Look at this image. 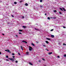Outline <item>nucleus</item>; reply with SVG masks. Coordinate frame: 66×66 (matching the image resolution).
I'll list each match as a JSON object with an SVG mask.
<instances>
[{
    "mask_svg": "<svg viewBox=\"0 0 66 66\" xmlns=\"http://www.w3.org/2000/svg\"><path fill=\"white\" fill-rule=\"evenodd\" d=\"M29 50H30V51H32V50L33 48H32V47L29 46Z\"/></svg>",
    "mask_w": 66,
    "mask_h": 66,
    "instance_id": "obj_1",
    "label": "nucleus"
},
{
    "mask_svg": "<svg viewBox=\"0 0 66 66\" xmlns=\"http://www.w3.org/2000/svg\"><path fill=\"white\" fill-rule=\"evenodd\" d=\"M9 59L10 61H12V62H14V60L12 58H9Z\"/></svg>",
    "mask_w": 66,
    "mask_h": 66,
    "instance_id": "obj_2",
    "label": "nucleus"
},
{
    "mask_svg": "<svg viewBox=\"0 0 66 66\" xmlns=\"http://www.w3.org/2000/svg\"><path fill=\"white\" fill-rule=\"evenodd\" d=\"M51 37H52V38H54V36L52 35H51Z\"/></svg>",
    "mask_w": 66,
    "mask_h": 66,
    "instance_id": "obj_3",
    "label": "nucleus"
},
{
    "mask_svg": "<svg viewBox=\"0 0 66 66\" xmlns=\"http://www.w3.org/2000/svg\"><path fill=\"white\" fill-rule=\"evenodd\" d=\"M21 49L22 50H23V47H22V46H21Z\"/></svg>",
    "mask_w": 66,
    "mask_h": 66,
    "instance_id": "obj_4",
    "label": "nucleus"
},
{
    "mask_svg": "<svg viewBox=\"0 0 66 66\" xmlns=\"http://www.w3.org/2000/svg\"><path fill=\"white\" fill-rule=\"evenodd\" d=\"M22 42H24V43H26V44H27V42L26 41H22Z\"/></svg>",
    "mask_w": 66,
    "mask_h": 66,
    "instance_id": "obj_5",
    "label": "nucleus"
},
{
    "mask_svg": "<svg viewBox=\"0 0 66 66\" xmlns=\"http://www.w3.org/2000/svg\"><path fill=\"white\" fill-rule=\"evenodd\" d=\"M62 9H63V11H66V9H65V8H62Z\"/></svg>",
    "mask_w": 66,
    "mask_h": 66,
    "instance_id": "obj_6",
    "label": "nucleus"
},
{
    "mask_svg": "<svg viewBox=\"0 0 66 66\" xmlns=\"http://www.w3.org/2000/svg\"><path fill=\"white\" fill-rule=\"evenodd\" d=\"M52 54V52H51L48 53V54H49L50 55V54Z\"/></svg>",
    "mask_w": 66,
    "mask_h": 66,
    "instance_id": "obj_7",
    "label": "nucleus"
},
{
    "mask_svg": "<svg viewBox=\"0 0 66 66\" xmlns=\"http://www.w3.org/2000/svg\"><path fill=\"white\" fill-rule=\"evenodd\" d=\"M29 64L30 65H33V64H32V63H31V62H29Z\"/></svg>",
    "mask_w": 66,
    "mask_h": 66,
    "instance_id": "obj_8",
    "label": "nucleus"
},
{
    "mask_svg": "<svg viewBox=\"0 0 66 66\" xmlns=\"http://www.w3.org/2000/svg\"><path fill=\"white\" fill-rule=\"evenodd\" d=\"M31 45H32V46H35V45H34V44L33 43H31Z\"/></svg>",
    "mask_w": 66,
    "mask_h": 66,
    "instance_id": "obj_9",
    "label": "nucleus"
},
{
    "mask_svg": "<svg viewBox=\"0 0 66 66\" xmlns=\"http://www.w3.org/2000/svg\"><path fill=\"white\" fill-rule=\"evenodd\" d=\"M43 47H46V45H43Z\"/></svg>",
    "mask_w": 66,
    "mask_h": 66,
    "instance_id": "obj_10",
    "label": "nucleus"
},
{
    "mask_svg": "<svg viewBox=\"0 0 66 66\" xmlns=\"http://www.w3.org/2000/svg\"><path fill=\"white\" fill-rule=\"evenodd\" d=\"M48 19V20H50V18L49 17H48L47 18Z\"/></svg>",
    "mask_w": 66,
    "mask_h": 66,
    "instance_id": "obj_11",
    "label": "nucleus"
},
{
    "mask_svg": "<svg viewBox=\"0 0 66 66\" xmlns=\"http://www.w3.org/2000/svg\"><path fill=\"white\" fill-rule=\"evenodd\" d=\"M45 42L47 43V44H49V42H48V41H45Z\"/></svg>",
    "mask_w": 66,
    "mask_h": 66,
    "instance_id": "obj_12",
    "label": "nucleus"
},
{
    "mask_svg": "<svg viewBox=\"0 0 66 66\" xmlns=\"http://www.w3.org/2000/svg\"><path fill=\"white\" fill-rule=\"evenodd\" d=\"M25 5H26V6H28V4L26 3L25 4Z\"/></svg>",
    "mask_w": 66,
    "mask_h": 66,
    "instance_id": "obj_13",
    "label": "nucleus"
},
{
    "mask_svg": "<svg viewBox=\"0 0 66 66\" xmlns=\"http://www.w3.org/2000/svg\"><path fill=\"white\" fill-rule=\"evenodd\" d=\"M23 27L24 28H27V27L24 26H23Z\"/></svg>",
    "mask_w": 66,
    "mask_h": 66,
    "instance_id": "obj_14",
    "label": "nucleus"
},
{
    "mask_svg": "<svg viewBox=\"0 0 66 66\" xmlns=\"http://www.w3.org/2000/svg\"><path fill=\"white\" fill-rule=\"evenodd\" d=\"M14 4H17V2H14Z\"/></svg>",
    "mask_w": 66,
    "mask_h": 66,
    "instance_id": "obj_15",
    "label": "nucleus"
},
{
    "mask_svg": "<svg viewBox=\"0 0 66 66\" xmlns=\"http://www.w3.org/2000/svg\"><path fill=\"white\" fill-rule=\"evenodd\" d=\"M19 31H20V32H22V30H19Z\"/></svg>",
    "mask_w": 66,
    "mask_h": 66,
    "instance_id": "obj_16",
    "label": "nucleus"
},
{
    "mask_svg": "<svg viewBox=\"0 0 66 66\" xmlns=\"http://www.w3.org/2000/svg\"><path fill=\"white\" fill-rule=\"evenodd\" d=\"M47 39L48 40H50V39L49 38H47Z\"/></svg>",
    "mask_w": 66,
    "mask_h": 66,
    "instance_id": "obj_17",
    "label": "nucleus"
},
{
    "mask_svg": "<svg viewBox=\"0 0 66 66\" xmlns=\"http://www.w3.org/2000/svg\"><path fill=\"white\" fill-rule=\"evenodd\" d=\"M15 57L14 56H12V57H13V59H14L15 60V59L14 58V57Z\"/></svg>",
    "mask_w": 66,
    "mask_h": 66,
    "instance_id": "obj_18",
    "label": "nucleus"
},
{
    "mask_svg": "<svg viewBox=\"0 0 66 66\" xmlns=\"http://www.w3.org/2000/svg\"><path fill=\"white\" fill-rule=\"evenodd\" d=\"M64 57H66V54H64Z\"/></svg>",
    "mask_w": 66,
    "mask_h": 66,
    "instance_id": "obj_19",
    "label": "nucleus"
},
{
    "mask_svg": "<svg viewBox=\"0 0 66 66\" xmlns=\"http://www.w3.org/2000/svg\"><path fill=\"white\" fill-rule=\"evenodd\" d=\"M60 10H61V11H63V9H62L61 8H60Z\"/></svg>",
    "mask_w": 66,
    "mask_h": 66,
    "instance_id": "obj_20",
    "label": "nucleus"
},
{
    "mask_svg": "<svg viewBox=\"0 0 66 66\" xmlns=\"http://www.w3.org/2000/svg\"><path fill=\"white\" fill-rule=\"evenodd\" d=\"M63 45L66 46V44H65V43H63Z\"/></svg>",
    "mask_w": 66,
    "mask_h": 66,
    "instance_id": "obj_21",
    "label": "nucleus"
},
{
    "mask_svg": "<svg viewBox=\"0 0 66 66\" xmlns=\"http://www.w3.org/2000/svg\"><path fill=\"white\" fill-rule=\"evenodd\" d=\"M18 54H19V55H21V54H20V53H18Z\"/></svg>",
    "mask_w": 66,
    "mask_h": 66,
    "instance_id": "obj_22",
    "label": "nucleus"
},
{
    "mask_svg": "<svg viewBox=\"0 0 66 66\" xmlns=\"http://www.w3.org/2000/svg\"><path fill=\"white\" fill-rule=\"evenodd\" d=\"M40 2H43V1L42 0H40Z\"/></svg>",
    "mask_w": 66,
    "mask_h": 66,
    "instance_id": "obj_23",
    "label": "nucleus"
},
{
    "mask_svg": "<svg viewBox=\"0 0 66 66\" xmlns=\"http://www.w3.org/2000/svg\"><path fill=\"white\" fill-rule=\"evenodd\" d=\"M59 13L60 14H61V15L62 14V13H61V12H59Z\"/></svg>",
    "mask_w": 66,
    "mask_h": 66,
    "instance_id": "obj_24",
    "label": "nucleus"
},
{
    "mask_svg": "<svg viewBox=\"0 0 66 66\" xmlns=\"http://www.w3.org/2000/svg\"><path fill=\"white\" fill-rule=\"evenodd\" d=\"M22 2V1H20L19 2L20 3H21V2Z\"/></svg>",
    "mask_w": 66,
    "mask_h": 66,
    "instance_id": "obj_25",
    "label": "nucleus"
},
{
    "mask_svg": "<svg viewBox=\"0 0 66 66\" xmlns=\"http://www.w3.org/2000/svg\"><path fill=\"white\" fill-rule=\"evenodd\" d=\"M35 30H38V29H37L36 28H35Z\"/></svg>",
    "mask_w": 66,
    "mask_h": 66,
    "instance_id": "obj_26",
    "label": "nucleus"
},
{
    "mask_svg": "<svg viewBox=\"0 0 66 66\" xmlns=\"http://www.w3.org/2000/svg\"><path fill=\"white\" fill-rule=\"evenodd\" d=\"M7 52H10V50H7Z\"/></svg>",
    "mask_w": 66,
    "mask_h": 66,
    "instance_id": "obj_27",
    "label": "nucleus"
},
{
    "mask_svg": "<svg viewBox=\"0 0 66 66\" xmlns=\"http://www.w3.org/2000/svg\"><path fill=\"white\" fill-rule=\"evenodd\" d=\"M53 12H56V10H54Z\"/></svg>",
    "mask_w": 66,
    "mask_h": 66,
    "instance_id": "obj_28",
    "label": "nucleus"
},
{
    "mask_svg": "<svg viewBox=\"0 0 66 66\" xmlns=\"http://www.w3.org/2000/svg\"><path fill=\"white\" fill-rule=\"evenodd\" d=\"M19 34H22V33H21V32H19Z\"/></svg>",
    "mask_w": 66,
    "mask_h": 66,
    "instance_id": "obj_29",
    "label": "nucleus"
},
{
    "mask_svg": "<svg viewBox=\"0 0 66 66\" xmlns=\"http://www.w3.org/2000/svg\"><path fill=\"white\" fill-rule=\"evenodd\" d=\"M6 57L7 58H8V57H9V56H6Z\"/></svg>",
    "mask_w": 66,
    "mask_h": 66,
    "instance_id": "obj_30",
    "label": "nucleus"
},
{
    "mask_svg": "<svg viewBox=\"0 0 66 66\" xmlns=\"http://www.w3.org/2000/svg\"><path fill=\"white\" fill-rule=\"evenodd\" d=\"M26 54H29V52H26Z\"/></svg>",
    "mask_w": 66,
    "mask_h": 66,
    "instance_id": "obj_31",
    "label": "nucleus"
},
{
    "mask_svg": "<svg viewBox=\"0 0 66 66\" xmlns=\"http://www.w3.org/2000/svg\"><path fill=\"white\" fill-rule=\"evenodd\" d=\"M12 55H15V54H14V53H12Z\"/></svg>",
    "mask_w": 66,
    "mask_h": 66,
    "instance_id": "obj_32",
    "label": "nucleus"
},
{
    "mask_svg": "<svg viewBox=\"0 0 66 66\" xmlns=\"http://www.w3.org/2000/svg\"><path fill=\"white\" fill-rule=\"evenodd\" d=\"M15 62V63H18V61H16Z\"/></svg>",
    "mask_w": 66,
    "mask_h": 66,
    "instance_id": "obj_33",
    "label": "nucleus"
},
{
    "mask_svg": "<svg viewBox=\"0 0 66 66\" xmlns=\"http://www.w3.org/2000/svg\"><path fill=\"white\" fill-rule=\"evenodd\" d=\"M53 31V29H51V31Z\"/></svg>",
    "mask_w": 66,
    "mask_h": 66,
    "instance_id": "obj_34",
    "label": "nucleus"
},
{
    "mask_svg": "<svg viewBox=\"0 0 66 66\" xmlns=\"http://www.w3.org/2000/svg\"><path fill=\"white\" fill-rule=\"evenodd\" d=\"M22 18H23V19L24 18V16H22Z\"/></svg>",
    "mask_w": 66,
    "mask_h": 66,
    "instance_id": "obj_35",
    "label": "nucleus"
},
{
    "mask_svg": "<svg viewBox=\"0 0 66 66\" xmlns=\"http://www.w3.org/2000/svg\"><path fill=\"white\" fill-rule=\"evenodd\" d=\"M57 57H58V58H60V57L59 56H57Z\"/></svg>",
    "mask_w": 66,
    "mask_h": 66,
    "instance_id": "obj_36",
    "label": "nucleus"
},
{
    "mask_svg": "<svg viewBox=\"0 0 66 66\" xmlns=\"http://www.w3.org/2000/svg\"><path fill=\"white\" fill-rule=\"evenodd\" d=\"M42 60H43V61H45V59H44V58H43V59H42Z\"/></svg>",
    "mask_w": 66,
    "mask_h": 66,
    "instance_id": "obj_37",
    "label": "nucleus"
},
{
    "mask_svg": "<svg viewBox=\"0 0 66 66\" xmlns=\"http://www.w3.org/2000/svg\"><path fill=\"white\" fill-rule=\"evenodd\" d=\"M9 53H11V51H9Z\"/></svg>",
    "mask_w": 66,
    "mask_h": 66,
    "instance_id": "obj_38",
    "label": "nucleus"
},
{
    "mask_svg": "<svg viewBox=\"0 0 66 66\" xmlns=\"http://www.w3.org/2000/svg\"><path fill=\"white\" fill-rule=\"evenodd\" d=\"M12 17H14V15H11Z\"/></svg>",
    "mask_w": 66,
    "mask_h": 66,
    "instance_id": "obj_39",
    "label": "nucleus"
},
{
    "mask_svg": "<svg viewBox=\"0 0 66 66\" xmlns=\"http://www.w3.org/2000/svg\"><path fill=\"white\" fill-rule=\"evenodd\" d=\"M53 18V19H55V18Z\"/></svg>",
    "mask_w": 66,
    "mask_h": 66,
    "instance_id": "obj_40",
    "label": "nucleus"
},
{
    "mask_svg": "<svg viewBox=\"0 0 66 66\" xmlns=\"http://www.w3.org/2000/svg\"><path fill=\"white\" fill-rule=\"evenodd\" d=\"M45 15L46 16V15H47V14H46V13H45Z\"/></svg>",
    "mask_w": 66,
    "mask_h": 66,
    "instance_id": "obj_41",
    "label": "nucleus"
},
{
    "mask_svg": "<svg viewBox=\"0 0 66 66\" xmlns=\"http://www.w3.org/2000/svg\"><path fill=\"white\" fill-rule=\"evenodd\" d=\"M5 51H7V50H5Z\"/></svg>",
    "mask_w": 66,
    "mask_h": 66,
    "instance_id": "obj_42",
    "label": "nucleus"
},
{
    "mask_svg": "<svg viewBox=\"0 0 66 66\" xmlns=\"http://www.w3.org/2000/svg\"><path fill=\"white\" fill-rule=\"evenodd\" d=\"M63 28H66V27H63Z\"/></svg>",
    "mask_w": 66,
    "mask_h": 66,
    "instance_id": "obj_43",
    "label": "nucleus"
},
{
    "mask_svg": "<svg viewBox=\"0 0 66 66\" xmlns=\"http://www.w3.org/2000/svg\"><path fill=\"white\" fill-rule=\"evenodd\" d=\"M2 34L3 35H4V34Z\"/></svg>",
    "mask_w": 66,
    "mask_h": 66,
    "instance_id": "obj_44",
    "label": "nucleus"
},
{
    "mask_svg": "<svg viewBox=\"0 0 66 66\" xmlns=\"http://www.w3.org/2000/svg\"><path fill=\"white\" fill-rule=\"evenodd\" d=\"M16 36L17 37H18V36L17 35H16Z\"/></svg>",
    "mask_w": 66,
    "mask_h": 66,
    "instance_id": "obj_45",
    "label": "nucleus"
},
{
    "mask_svg": "<svg viewBox=\"0 0 66 66\" xmlns=\"http://www.w3.org/2000/svg\"><path fill=\"white\" fill-rule=\"evenodd\" d=\"M0 54H1V52H0Z\"/></svg>",
    "mask_w": 66,
    "mask_h": 66,
    "instance_id": "obj_46",
    "label": "nucleus"
},
{
    "mask_svg": "<svg viewBox=\"0 0 66 66\" xmlns=\"http://www.w3.org/2000/svg\"><path fill=\"white\" fill-rule=\"evenodd\" d=\"M38 61L39 62H40V60H39Z\"/></svg>",
    "mask_w": 66,
    "mask_h": 66,
    "instance_id": "obj_47",
    "label": "nucleus"
},
{
    "mask_svg": "<svg viewBox=\"0 0 66 66\" xmlns=\"http://www.w3.org/2000/svg\"><path fill=\"white\" fill-rule=\"evenodd\" d=\"M6 61H8V59H6Z\"/></svg>",
    "mask_w": 66,
    "mask_h": 66,
    "instance_id": "obj_48",
    "label": "nucleus"
},
{
    "mask_svg": "<svg viewBox=\"0 0 66 66\" xmlns=\"http://www.w3.org/2000/svg\"><path fill=\"white\" fill-rule=\"evenodd\" d=\"M47 51H49V50H47Z\"/></svg>",
    "mask_w": 66,
    "mask_h": 66,
    "instance_id": "obj_49",
    "label": "nucleus"
},
{
    "mask_svg": "<svg viewBox=\"0 0 66 66\" xmlns=\"http://www.w3.org/2000/svg\"><path fill=\"white\" fill-rule=\"evenodd\" d=\"M42 7V6H40V7Z\"/></svg>",
    "mask_w": 66,
    "mask_h": 66,
    "instance_id": "obj_50",
    "label": "nucleus"
},
{
    "mask_svg": "<svg viewBox=\"0 0 66 66\" xmlns=\"http://www.w3.org/2000/svg\"><path fill=\"white\" fill-rule=\"evenodd\" d=\"M45 50H46L47 49H45Z\"/></svg>",
    "mask_w": 66,
    "mask_h": 66,
    "instance_id": "obj_51",
    "label": "nucleus"
},
{
    "mask_svg": "<svg viewBox=\"0 0 66 66\" xmlns=\"http://www.w3.org/2000/svg\"><path fill=\"white\" fill-rule=\"evenodd\" d=\"M37 43H38V42H37Z\"/></svg>",
    "mask_w": 66,
    "mask_h": 66,
    "instance_id": "obj_52",
    "label": "nucleus"
},
{
    "mask_svg": "<svg viewBox=\"0 0 66 66\" xmlns=\"http://www.w3.org/2000/svg\"><path fill=\"white\" fill-rule=\"evenodd\" d=\"M45 66H46V65H45Z\"/></svg>",
    "mask_w": 66,
    "mask_h": 66,
    "instance_id": "obj_53",
    "label": "nucleus"
},
{
    "mask_svg": "<svg viewBox=\"0 0 66 66\" xmlns=\"http://www.w3.org/2000/svg\"><path fill=\"white\" fill-rule=\"evenodd\" d=\"M31 30H29V31H30Z\"/></svg>",
    "mask_w": 66,
    "mask_h": 66,
    "instance_id": "obj_54",
    "label": "nucleus"
}]
</instances>
